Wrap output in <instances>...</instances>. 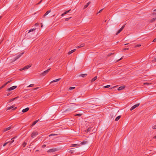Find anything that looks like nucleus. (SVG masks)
<instances>
[{
	"label": "nucleus",
	"instance_id": "nucleus-1",
	"mask_svg": "<svg viewBox=\"0 0 156 156\" xmlns=\"http://www.w3.org/2000/svg\"><path fill=\"white\" fill-rule=\"evenodd\" d=\"M24 53V52H22L20 54L17 55L13 59V61H15L19 58H20Z\"/></svg>",
	"mask_w": 156,
	"mask_h": 156
},
{
	"label": "nucleus",
	"instance_id": "nucleus-2",
	"mask_svg": "<svg viewBox=\"0 0 156 156\" xmlns=\"http://www.w3.org/2000/svg\"><path fill=\"white\" fill-rule=\"evenodd\" d=\"M51 68L48 69L47 70L44 71L41 74V75L42 76H44L46 75L48 73L49 71Z\"/></svg>",
	"mask_w": 156,
	"mask_h": 156
},
{
	"label": "nucleus",
	"instance_id": "nucleus-3",
	"mask_svg": "<svg viewBox=\"0 0 156 156\" xmlns=\"http://www.w3.org/2000/svg\"><path fill=\"white\" fill-rule=\"evenodd\" d=\"M125 24L121 28L119 29V30L118 31V32L116 33V35H117L120 32H121L124 28L125 27Z\"/></svg>",
	"mask_w": 156,
	"mask_h": 156
},
{
	"label": "nucleus",
	"instance_id": "nucleus-4",
	"mask_svg": "<svg viewBox=\"0 0 156 156\" xmlns=\"http://www.w3.org/2000/svg\"><path fill=\"white\" fill-rule=\"evenodd\" d=\"M57 151V149L55 148L50 149L47 151L48 152L52 153L54 152Z\"/></svg>",
	"mask_w": 156,
	"mask_h": 156
},
{
	"label": "nucleus",
	"instance_id": "nucleus-5",
	"mask_svg": "<svg viewBox=\"0 0 156 156\" xmlns=\"http://www.w3.org/2000/svg\"><path fill=\"white\" fill-rule=\"evenodd\" d=\"M140 105V103H137L136 104L133 105L132 107H131V108L130 109V111H132L134 109H135L136 107H138Z\"/></svg>",
	"mask_w": 156,
	"mask_h": 156
},
{
	"label": "nucleus",
	"instance_id": "nucleus-6",
	"mask_svg": "<svg viewBox=\"0 0 156 156\" xmlns=\"http://www.w3.org/2000/svg\"><path fill=\"white\" fill-rule=\"evenodd\" d=\"M30 67H31V66H30V65H27V66H25V67H24L23 68H21V69H20V71H22V70H24V69H27L29 68Z\"/></svg>",
	"mask_w": 156,
	"mask_h": 156
},
{
	"label": "nucleus",
	"instance_id": "nucleus-7",
	"mask_svg": "<svg viewBox=\"0 0 156 156\" xmlns=\"http://www.w3.org/2000/svg\"><path fill=\"white\" fill-rule=\"evenodd\" d=\"M37 134L38 133L37 132H34L31 134V136L33 138H34L35 137Z\"/></svg>",
	"mask_w": 156,
	"mask_h": 156
},
{
	"label": "nucleus",
	"instance_id": "nucleus-8",
	"mask_svg": "<svg viewBox=\"0 0 156 156\" xmlns=\"http://www.w3.org/2000/svg\"><path fill=\"white\" fill-rule=\"evenodd\" d=\"M17 87V86H14L7 89V90L11 91L12 90L15 89H16Z\"/></svg>",
	"mask_w": 156,
	"mask_h": 156
},
{
	"label": "nucleus",
	"instance_id": "nucleus-9",
	"mask_svg": "<svg viewBox=\"0 0 156 156\" xmlns=\"http://www.w3.org/2000/svg\"><path fill=\"white\" fill-rule=\"evenodd\" d=\"M29 109V108L28 107H27L25 109H23L22 111V112L23 113H25L28 111Z\"/></svg>",
	"mask_w": 156,
	"mask_h": 156
},
{
	"label": "nucleus",
	"instance_id": "nucleus-10",
	"mask_svg": "<svg viewBox=\"0 0 156 156\" xmlns=\"http://www.w3.org/2000/svg\"><path fill=\"white\" fill-rule=\"evenodd\" d=\"M88 143V141H86V140H84L83 141L81 142L80 143V144L81 145H84V144H87Z\"/></svg>",
	"mask_w": 156,
	"mask_h": 156
},
{
	"label": "nucleus",
	"instance_id": "nucleus-11",
	"mask_svg": "<svg viewBox=\"0 0 156 156\" xmlns=\"http://www.w3.org/2000/svg\"><path fill=\"white\" fill-rule=\"evenodd\" d=\"M16 137L17 136H16L15 137H13L11 139V140H12L11 141H9V143H10L9 145H10L14 141V140H13L15 139Z\"/></svg>",
	"mask_w": 156,
	"mask_h": 156
},
{
	"label": "nucleus",
	"instance_id": "nucleus-12",
	"mask_svg": "<svg viewBox=\"0 0 156 156\" xmlns=\"http://www.w3.org/2000/svg\"><path fill=\"white\" fill-rule=\"evenodd\" d=\"M36 28H34L33 29H30L28 32H27V31H26V33H29L30 32H32V31H33L35 30H36Z\"/></svg>",
	"mask_w": 156,
	"mask_h": 156
},
{
	"label": "nucleus",
	"instance_id": "nucleus-13",
	"mask_svg": "<svg viewBox=\"0 0 156 156\" xmlns=\"http://www.w3.org/2000/svg\"><path fill=\"white\" fill-rule=\"evenodd\" d=\"M90 3H91L90 2H88L86 5H84V6L83 7V9H85L86 8H87Z\"/></svg>",
	"mask_w": 156,
	"mask_h": 156
},
{
	"label": "nucleus",
	"instance_id": "nucleus-14",
	"mask_svg": "<svg viewBox=\"0 0 156 156\" xmlns=\"http://www.w3.org/2000/svg\"><path fill=\"white\" fill-rule=\"evenodd\" d=\"M80 146V144H73L72 145L71 147H79Z\"/></svg>",
	"mask_w": 156,
	"mask_h": 156
},
{
	"label": "nucleus",
	"instance_id": "nucleus-15",
	"mask_svg": "<svg viewBox=\"0 0 156 156\" xmlns=\"http://www.w3.org/2000/svg\"><path fill=\"white\" fill-rule=\"evenodd\" d=\"M125 87L124 86H121V87H119L118 88V90H122Z\"/></svg>",
	"mask_w": 156,
	"mask_h": 156
},
{
	"label": "nucleus",
	"instance_id": "nucleus-16",
	"mask_svg": "<svg viewBox=\"0 0 156 156\" xmlns=\"http://www.w3.org/2000/svg\"><path fill=\"white\" fill-rule=\"evenodd\" d=\"M61 79V78H58V79L54 80L51 81L50 83H52L54 82L58 81L60 80Z\"/></svg>",
	"mask_w": 156,
	"mask_h": 156
},
{
	"label": "nucleus",
	"instance_id": "nucleus-17",
	"mask_svg": "<svg viewBox=\"0 0 156 156\" xmlns=\"http://www.w3.org/2000/svg\"><path fill=\"white\" fill-rule=\"evenodd\" d=\"M156 20V17L151 19L149 21L150 23H152Z\"/></svg>",
	"mask_w": 156,
	"mask_h": 156
},
{
	"label": "nucleus",
	"instance_id": "nucleus-18",
	"mask_svg": "<svg viewBox=\"0 0 156 156\" xmlns=\"http://www.w3.org/2000/svg\"><path fill=\"white\" fill-rule=\"evenodd\" d=\"M87 74L85 73V74H81L79 75L80 76H81L82 77H85L86 76H87Z\"/></svg>",
	"mask_w": 156,
	"mask_h": 156
},
{
	"label": "nucleus",
	"instance_id": "nucleus-19",
	"mask_svg": "<svg viewBox=\"0 0 156 156\" xmlns=\"http://www.w3.org/2000/svg\"><path fill=\"white\" fill-rule=\"evenodd\" d=\"M51 12V10H48V11H47L45 13V14L43 16L44 17H45L46 16H47L49 13L50 12Z\"/></svg>",
	"mask_w": 156,
	"mask_h": 156
},
{
	"label": "nucleus",
	"instance_id": "nucleus-20",
	"mask_svg": "<svg viewBox=\"0 0 156 156\" xmlns=\"http://www.w3.org/2000/svg\"><path fill=\"white\" fill-rule=\"evenodd\" d=\"M11 128V126H9L8 127H7V128H5L4 129V131L5 132L6 131L9 129H10Z\"/></svg>",
	"mask_w": 156,
	"mask_h": 156
},
{
	"label": "nucleus",
	"instance_id": "nucleus-21",
	"mask_svg": "<svg viewBox=\"0 0 156 156\" xmlns=\"http://www.w3.org/2000/svg\"><path fill=\"white\" fill-rule=\"evenodd\" d=\"M76 49H74L73 50H72L69 51L68 53V54L70 55L71 54L73 53V52H74V51H76Z\"/></svg>",
	"mask_w": 156,
	"mask_h": 156
},
{
	"label": "nucleus",
	"instance_id": "nucleus-22",
	"mask_svg": "<svg viewBox=\"0 0 156 156\" xmlns=\"http://www.w3.org/2000/svg\"><path fill=\"white\" fill-rule=\"evenodd\" d=\"M97 78V76H95L94 78H93L91 80V82H93Z\"/></svg>",
	"mask_w": 156,
	"mask_h": 156
},
{
	"label": "nucleus",
	"instance_id": "nucleus-23",
	"mask_svg": "<svg viewBox=\"0 0 156 156\" xmlns=\"http://www.w3.org/2000/svg\"><path fill=\"white\" fill-rule=\"evenodd\" d=\"M39 120L38 119V120H36L35 121H34V122L33 123V124H32V125H31V126H34V125L39 121Z\"/></svg>",
	"mask_w": 156,
	"mask_h": 156
},
{
	"label": "nucleus",
	"instance_id": "nucleus-24",
	"mask_svg": "<svg viewBox=\"0 0 156 156\" xmlns=\"http://www.w3.org/2000/svg\"><path fill=\"white\" fill-rule=\"evenodd\" d=\"M19 97H17L16 98H13L12 99H11L9 101V102H11L12 101L15 100H16V99H17V98H18Z\"/></svg>",
	"mask_w": 156,
	"mask_h": 156
},
{
	"label": "nucleus",
	"instance_id": "nucleus-25",
	"mask_svg": "<svg viewBox=\"0 0 156 156\" xmlns=\"http://www.w3.org/2000/svg\"><path fill=\"white\" fill-rule=\"evenodd\" d=\"M121 118V116H118L115 119V121H118Z\"/></svg>",
	"mask_w": 156,
	"mask_h": 156
},
{
	"label": "nucleus",
	"instance_id": "nucleus-26",
	"mask_svg": "<svg viewBox=\"0 0 156 156\" xmlns=\"http://www.w3.org/2000/svg\"><path fill=\"white\" fill-rule=\"evenodd\" d=\"M14 105H13L9 107L8 108L7 110H10L12 108H14Z\"/></svg>",
	"mask_w": 156,
	"mask_h": 156
},
{
	"label": "nucleus",
	"instance_id": "nucleus-27",
	"mask_svg": "<svg viewBox=\"0 0 156 156\" xmlns=\"http://www.w3.org/2000/svg\"><path fill=\"white\" fill-rule=\"evenodd\" d=\"M91 128L90 127H89L87 129V130L86 131V132H89L91 129Z\"/></svg>",
	"mask_w": 156,
	"mask_h": 156
},
{
	"label": "nucleus",
	"instance_id": "nucleus-28",
	"mask_svg": "<svg viewBox=\"0 0 156 156\" xmlns=\"http://www.w3.org/2000/svg\"><path fill=\"white\" fill-rule=\"evenodd\" d=\"M6 83L4 84L0 88V90L2 88H3L6 85Z\"/></svg>",
	"mask_w": 156,
	"mask_h": 156
},
{
	"label": "nucleus",
	"instance_id": "nucleus-29",
	"mask_svg": "<svg viewBox=\"0 0 156 156\" xmlns=\"http://www.w3.org/2000/svg\"><path fill=\"white\" fill-rule=\"evenodd\" d=\"M110 87V85H108L107 86H105L103 87L105 88H108L109 87Z\"/></svg>",
	"mask_w": 156,
	"mask_h": 156
},
{
	"label": "nucleus",
	"instance_id": "nucleus-30",
	"mask_svg": "<svg viewBox=\"0 0 156 156\" xmlns=\"http://www.w3.org/2000/svg\"><path fill=\"white\" fill-rule=\"evenodd\" d=\"M9 141H7L6 143H4L3 145V146L5 147L6 146V145H7L8 143H9Z\"/></svg>",
	"mask_w": 156,
	"mask_h": 156
},
{
	"label": "nucleus",
	"instance_id": "nucleus-31",
	"mask_svg": "<svg viewBox=\"0 0 156 156\" xmlns=\"http://www.w3.org/2000/svg\"><path fill=\"white\" fill-rule=\"evenodd\" d=\"M71 10V9H70L69 10H68V11H66L65 12H64V13L65 14L68 13H69V12Z\"/></svg>",
	"mask_w": 156,
	"mask_h": 156
},
{
	"label": "nucleus",
	"instance_id": "nucleus-32",
	"mask_svg": "<svg viewBox=\"0 0 156 156\" xmlns=\"http://www.w3.org/2000/svg\"><path fill=\"white\" fill-rule=\"evenodd\" d=\"M141 46V44H137L134 47L136 48V47H140Z\"/></svg>",
	"mask_w": 156,
	"mask_h": 156
},
{
	"label": "nucleus",
	"instance_id": "nucleus-33",
	"mask_svg": "<svg viewBox=\"0 0 156 156\" xmlns=\"http://www.w3.org/2000/svg\"><path fill=\"white\" fill-rule=\"evenodd\" d=\"M74 151L73 150H70L69 151V152L71 154H72L73 153Z\"/></svg>",
	"mask_w": 156,
	"mask_h": 156
},
{
	"label": "nucleus",
	"instance_id": "nucleus-34",
	"mask_svg": "<svg viewBox=\"0 0 156 156\" xmlns=\"http://www.w3.org/2000/svg\"><path fill=\"white\" fill-rule=\"evenodd\" d=\"M82 115V114H76L75 115L76 116H81Z\"/></svg>",
	"mask_w": 156,
	"mask_h": 156
},
{
	"label": "nucleus",
	"instance_id": "nucleus-35",
	"mask_svg": "<svg viewBox=\"0 0 156 156\" xmlns=\"http://www.w3.org/2000/svg\"><path fill=\"white\" fill-rule=\"evenodd\" d=\"M27 143H26V142H24L23 144V147H24L26 145H27Z\"/></svg>",
	"mask_w": 156,
	"mask_h": 156
},
{
	"label": "nucleus",
	"instance_id": "nucleus-36",
	"mask_svg": "<svg viewBox=\"0 0 156 156\" xmlns=\"http://www.w3.org/2000/svg\"><path fill=\"white\" fill-rule=\"evenodd\" d=\"M71 18V17L69 18H67L65 19V20L66 21H67Z\"/></svg>",
	"mask_w": 156,
	"mask_h": 156
},
{
	"label": "nucleus",
	"instance_id": "nucleus-37",
	"mask_svg": "<svg viewBox=\"0 0 156 156\" xmlns=\"http://www.w3.org/2000/svg\"><path fill=\"white\" fill-rule=\"evenodd\" d=\"M84 46V44H81V45H80V46H79V47H83V46Z\"/></svg>",
	"mask_w": 156,
	"mask_h": 156
},
{
	"label": "nucleus",
	"instance_id": "nucleus-38",
	"mask_svg": "<svg viewBox=\"0 0 156 156\" xmlns=\"http://www.w3.org/2000/svg\"><path fill=\"white\" fill-rule=\"evenodd\" d=\"M12 81V80H10L9 81H8V82H7L6 83V84H7L10 83L11 82V81Z\"/></svg>",
	"mask_w": 156,
	"mask_h": 156
},
{
	"label": "nucleus",
	"instance_id": "nucleus-39",
	"mask_svg": "<svg viewBox=\"0 0 156 156\" xmlns=\"http://www.w3.org/2000/svg\"><path fill=\"white\" fill-rule=\"evenodd\" d=\"M34 86V84H31L27 87H33Z\"/></svg>",
	"mask_w": 156,
	"mask_h": 156
},
{
	"label": "nucleus",
	"instance_id": "nucleus-40",
	"mask_svg": "<svg viewBox=\"0 0 156 156\" xmlns=\"http://www.w3.org/2000/svg\"><path fill=\"white\" fill-rule=\"evenodd\" d=\"M75 88V87H71L69 88V89L70 90H73Z\"/></svg>",
	"mask_w": 156,
	"mask_h": 156
},
{
	"label": "nucleus",
	"instance_id": "nucleus-41",
	"mask_svg": "<svg viewBox=\"0 0 156 156\" xmlns=\"http://www.w3.org/2000/svg\"><path fill=\"white\" fill-rule=\"evenodd\" d=\"M152 128L153 129H156V126L155 125H154V126H152Z\"/></svg>",
	"mask_w": 156,
	"mask_h": 156
},
{
	"label": "nucleus",
	"instance_id": "nucleus-42",
	"mask_svg": "<svg viewBox=\"0 0 156 156\" xmlns=\"http://www.w3.org/2000/svg\"><path fill=\"white\" fill-rule=\"evenodd\" d=\"M123 56H122V58H120V59H119V60H118L116 62H118L119 61L121 60H122L123 58Z\"/></svg>",
	"mask_w": 156,
	"mask_h": 156
},
{
	"label": "nucleus",
	"instance_id": "nucleus-43",
	"mask_svg": "<svg viewBox=\"0 0 156 156\" xmlns=\"http://www.w3.org/2000/svg\"><path fill=\"white\" fill-rule=\"evenodd\" d=\"M110 117H111V119H113L114 118V115H113L111 114L110 115Z\"/></svg>",
	"mask_w": 156,
	"mask_h": 156
},
{
	"label": "nucleus",
	"instance_id": "nucleus-44",
	"mask_svg": "<svg viewBox=\"0 0 156 156\" xmlns=\"http://www.w3.org/2000/svg\"><path fill=\"white\" fill-rule=\"evenodd\" d=\"M128 49H129V48H126L123 49V51H125V50H128Z\"/></svg>",
	"mask_w": 156,
	"mask_h": 156
},
{
	"label": "nucleus",
	"instance_id": "nucleus-45",
	"mask_svg": "<svg viewBox=\"0 0 156 156\" xmlns=\"http://www.w3.org/2000/svg\"><path fill=\"white\" fill-rule=\"evenodd\" d=\"M114 53H110V54H109L108 55V56H110L111 55H112Z\"/></svg>",
	"mask_w": 156,
	"mask_h": 156
},
{
	"label": "nucleus",
	"instance_id": "nucleus-46",
	"mask_svg": "<svg viewBox=\"0 0 156 156\" xmlns=\"http://www.w3.org/2000/svg\"><path fill=\"white\" fill-rule=\"evenodd\" d=\"M57 135L56 134H51L49 135V136H54V135Z\"/></svg>",
	"mask_w": 156,
	"mask_h": 156
},
{
	"label": "nucleus",
	"instance_id": "nucleus-47",
	"mask_svg": "<svg viewBox=\"0 0 156 156\" xmlns=\"http://www.w3.org/2000/svg\"><path fill=\"white\" fill-rule=\"evenodd\" d=\"M42 0H41L37 4V5H39L40 4L41 2H42Z\"/></svg>",
	"mask_w": 156,
	"mask_h": 156
},
{
	"label": "nucleus",
	"instance_id": "nucleus-48",
	"mask_svg": "<svg viewBox=\"0 0 156 156\" xmlns=\"http://www.w3.org/2000/svg\"><path fill=\"white\" fill-rule=\"evenodd\" d=\"M46 145L45 144H43V145H42V147H43V148H44L46 147Z\"/></svg>",
	"mask_w": 156,
	"mask_h": 156
},
{
	"label": "nucleus",
	"instance_id": "nucleus-49",
	"mask_svg": "<svg viewBox=\"0 0 156 156\" xmlns=\"http://www.w3.org/2000/svg\"><path fill=\"white\" fill-rule=\"evenodd\" d=\"M38 25H39V24L38 23H35V26H38Z\"/></svg>",
	"mask_w": 156,
	"mask_h": 156
},
{
	"label": "nucleus",
	"instance_id": "nucleus-50",
	"mask_svg": "<svg viewBox=\"0 0 156 156\" xmlns=\"http://www.w3.org/2000/svg\"><path fill=\"white\" fill-rule=\"evenodd\" d=\"M151 84V83H144V84Z\"/></svg>",
	"mask_w": 156,
	"mask_h": 156
},
{
	"label": "nucleus",
	"instance_id": "nucleus-51",
	"mask_svg": "<svg viewBox=\"0 0 156 156\" xmlns=\"http://www.w3.org/2000/svg\"><path fill=\"white\" fill-rule=\"evenodd\" d=\"M11 94V93H9L7 94V96H9Z\"/></svg>",
	"mask_w": 156,
	"mask_h": 156
},
{
	"label": "nucleus",
	"instance_id": "nucleus-52",
	"mask_svg": "<svg viewBox=\"0 0 156 156\" xmlns=\"http://www.w3.org/2000/svg\"><path fill=\"white\" fill-rule=\"evenodd\" d=\"M154 62H156V58H154L153 61Z\"/></svg>",
	"mask_w": 156,
	"mask_h": 156
},
{
	"label": "nucleus",
	"instance_id": "nucleus-53",
	"mask_svg": "<svg viewBox=\"0 0 156 156\" xmlns=\"http://www.w3.org/2000/svg\"><path fill=\"white\" fill-rule=\"evenodd\" d=\"M65 15V14L64 12V13H63V14H62V15H61V16H64V15Z\"/></svg>",
	"mask_w": 156,
	"mask_h": 156
},
{
	"label": "nucleus",
	"instance_id": "nucleus-54",
	"mask_svg": "<svg viewBox=\"0 0 156 156\" xmlns=\"http://www.w3.org/2000/svg\"><path fill=\"white\" fill-rule=\"evenodd\" d=\"M103 9H101L98 12V13H100L103 10Z\"/></svg>",
	"mask_w": 156,
	"mask_h": 156
},
{
	"label": "nucleus",
	"instance_id": "nucleus-55",
	"mask_svg": "<svg viewBox=\"0 0 156 156\" xmlns=\"http://www.w3.org/2000/svg\"><path fill=\"white\" fill-rule=\"evenodd\" d=\"M156 41V38H155L154 40L153 41V42H155Z\"/></svg>",
	"mask_w": 156,
	"mask_h": 156
},
{
	"label": "nucleus",
	"instance_id": "nucleus-56",
	"mask_svg": "<svg viewBox=\"0 0 156 156\" xmlns=\"http://www.w3.org/2000/svg\"><path fill=\"white\" fill-rule=\"evenodd\" d=\"M38 88H39V87H36V88H34V90H37V89H38Z\"/></svg>",
	"mask_w": 156,
	"mask_h": 156
},
{
	"label": "nucleus",
	"instance_id": "nucleus-57",
	"mask_svg": "<svg viewBox=\"0 0 156 156\" xmlns=\"http://www.w3.org/2000/svg\"><path fill=\"white\" fill-rule=\"evenodd\" d=\"M153 15H155L156 16V13H153Z\"/></svg>",
	"mask_w": 156,
	"mask_h": 156
},
{
	"label": "nucleus",
	"instance_id": "nucleus-58",
	"mask_svg": "<svg viewBox=\"0 0 156 156\" xmlns=\"http://www.w3.org/2000/svg\"><path fill=\"white\" fill-rule=\"evenodd\" d=\"M16 108H17V107H15V108H14L13 109V110H15V109H16Z\"/></svg>",
	"mask_w": 156,
	"mask_h": 156
},
{
	"label": "nucleus",
	"instance_id": "nucleus-59",
	"mask_svg": "<svg viewBox=\"0 0 156 156\" xmlns=\"http://www.w3.org/2000/svg\"><path fill=\"white\" fill-rule=\"evenodd\" d=\"M154 139H156V136H154Z\"/></svg>",
	"mask_w": 156,
	"mask_h": 156
},
{
	"label": "nucleus",
	"instance_id": "nucleus-60",
	"mask_svg": "<svg viewBox=\"0 0 156 156\" xmlns=\"http://www.w3.org/2000/svg\"><path fill=\"white\" fill-rule=\"evenodd\" d=\"M2 16H0V20L2 18Z\"/></svg>",
	"mask_w": 156,
	"mask_h": 156
},
{
	"label": "nucleus",
	"instance_id": "nucleus-61",
	"mask_svg": "<svg viewBox=\"0 0 156 156\" xmlns=\"http://www.w3.org/2000/svg\"><path fill=\"white\" fill-rule=\"evenodd\" d=\"M80 48V47H79V46H78V47H76V48Z\"/></svg>",
	"mask_w": 156,
	"mask_h": 156
},
{
	"label": "nucleus",
	"instance_id": "nucleus-62",
	"mask_svg": "<svg viewBox=\"0 0 156 156\" xmlns=\"http://www.w3.org/2000/svg\"><path fill=\"white\" fill-rule=\"evenodd\" d=\"M154 11H156V9L154 10Z\"/></svg>",
	"mask_w": 156,
	"mask_h": 156
},
{
	"label": "nucleus",
	"instance_id": "nucleus-63",
	"mask_svg": "<svg viewBox=\"0 0 156 156\" xmlns=\"http://www.w3.org/2000/svg\"><path fill=\"white\" fill-rule=\"evenodd\" d=\"M38 151H39V150H36V152Z\"/></svg>",
	"mask_w": 156,
	"mask_h": 156
},
{
	"label": "nucleus",
	"instance_id": "nucleus-64",
	"mask_svg": "<svg viewBox=\"0 0 156 156\" xmlns=\"http://www.w3.org/2000/svg\"><path fill=\"white\" fill-rule=\"evenodd\" d=\"M125 44V45H127V44Z\"/></svg>",
	"mask_w": 156,
	"mask_h": 156
}]
</instances>
